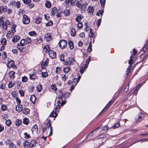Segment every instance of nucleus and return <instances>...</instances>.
Returning a JSON list of instances; mask_svg holds the SVG:
<instances>
[{
	"label": "nucleus",
	"instance_id": "9d476101",
	"mask_svg": "<svg viewBox=\"0 0 148 148\" xmlns=\"http://www.w3.org/2000/svg\"><path fill=\"white\" fill-rule=\"evenodd\" d=\"M48 53L49 57L52 59H54L56 58V53L53 51L51 50Z\"/></svg>",
	"mask_w": 148,
	"mask_h": 148
},
{
	"label": "nucleus",
	"instance_id": "4d7b16f0",
	"mask_svg": "<svg viewBox=\"0 0 148 148\" xmlns=\"http://www.w3.org/2000/svg\"><path fill=\"white\" fill-rule=\"evenodd\" d=\"M103 10H99L97 12L96 15L99 16L100 14L102 16L103 15Z\"/></svg>",
	"mask_w": 148,
	"mask_h": 148
},
{
	"label": "nucleus",
	"instance_id": "e433bc0d",
	"mask_svg": "<svg viewBox=\"0 0 148 148\" xmlns=\"http://www.w3.org/2000/svg\"><path fill=\"white\" fill-rule=\"evenodd\" d=\"M12 122L10 119L6 121L5 123L8 127H10L12 124Z\"/></svg>",
	"mask_w": 148,
	"mask_h": 148
},
{
	"label": "nucleus",
	"instance_id": "0e129e2a",
	"mask_svg": "<svg viewBox=\"0 0 148 148\" xmlns=\"http://www.w3.org/2000/svg\"><path fill=\"white\" fill-rule=\"evenodd\" d=\"M120 125L119 123H118L116 124L113 126V128L115 129L118 128L120 126Z\"/></svg>",
	"mask_w": 148,
	"mask_h": 148
},
{
	"label": "nucleus",
	"instance_id": "7c9ffc66",
	"mask_svg": "<svg viewBox=\"0 0 148 148\" xmlns=\"http://www.w3.org/2000/svg\"><path fill=\"white\" fill-rule=\"evenodd\" d=\"M29 109L27 108H25L23 110V113L24 114H28L29 113Z\"/></svg>",
	"mask_w": 148,
	"mask_h": 148
},
{
	"label": "nucleus",
	"instance_id": "f8f14e48",
	"mask_svg": "<svg viewBox=\"0 0 148 148\" xmlns=\"http://www.w3.org/2000/svg\"><path fill=\"white\" fill-rule=\"evenodd\" d=\"M7 10V7L3 6H0V13H2L3 12H6Z\"/></svg>",
	"mask_w": 148,
	"mask_h": 148
},
{
	"label": "nucleus",
	"instance_id": "39448f33",
	"mask_svg": "<svg viewBox=\"0 0 148 148\" xmlns=\"http://www.w3.org/2000/svg\"><path fill=\"white\" fill-rule=\"evenodd\" d=\"M3 29L5 30L8 29L10 26V23L8 20H6L2 24Z\"/></svg>",
	"mask_w": 148,
	"mask_h": 148
},
{
	"label": "nucleus",
	"instance_id": "c9c22d12",
	"mask_svg": "<svg viewBox=\"0 0 148 148\" xmlns=\"http://www.w3.org/2000/svg\"><path fill=\"white\" fill-rule=\"evenodd\" d=\"M112 100H111L108 103V104L107 105L105 106V108L102 110L101 111V113H102L103 111H104L105 110L108 108L109 107V106H110V104L112 103Z\"/></svg>",
	"mask_w": 148,
	"mask_h": 148
},
{
	"label": "nucleus",
	"instance_id": "4c0bfd02",
	"mask_svg": "<svg viewBox=\"0 0 148 148\" xmlns=\"http://www.w3.org/2000/svg\"><path fill=\"white\" fill-rule=\"evenodd\" d=\"M35 42L36 44L40 43L42 42V38L40 37L35 40Z\"/></svg>",
	"mask_w": 148,
	"mask_h": 148
},
{
	"label": "nucleus",
	"instance_id": "6e6552de",
	"mask_svg": "<svg viewBox=\"0 0 148 148\" xmlns=\"http://www.w3.org/2000/svg\"><path fill=\"white\" fill-rule=\"evenodd\" d=\"M133 58V56H131L130 57V59L129 60V64L130 65V66H129L128 68L127 69V75H128L129 73H130V68L132 66V65L133 64L132 62V60Z\"/></svg>",
	"mask_w": 148,
	"mask_h": 148
},
{
	"label": "nucleus",
	"instance_id": "6ab92c4d",
	"mask_svg": "<svg viewBox=\"0 0 148 148\" xmlns=\"http://www.w3.org/2000/svg\"><path fill=\"white\" fill-rule=\"evenodd\" d=\"M20 36H15L14 37L12 40V41L14 42H16L19 40L20 39Z\"/></svg>",
	"mask_w": 148,
	"mask_h": 148
},
{
	"label": "nucleus",
	"instance_id": "603ef678",
	"mask_svg": "<svg viewBox=\"0 0 148 148\" xmlns=\"http://www.w3.org/2000/svg\"><path fill=\"white\" fill-rule=\"evenodd\" d=\"M148 48V40H147L146 43L145 45L143 48V50L144 51Z\"/></svg>",
	"mask_w": 148,
	"mask_h": 148
},
{
	"label": "nucleus",
	"instance_id": "ea45409f",
	"mask_svg": "<svg viewBox=\"0 0 148 148\" xmlns=\"http://www.w3.org/2000/svg\"><path fill=\"white\" fill-rule=\"evenodd\" d=\"M25 39H22L20 42V43L19 44L21 46H23L25 45Z\"/></svg>",
	"mask_w": 148,
	"mask_h": 148
},
{
	"label": "nucleus",
	"instance_id": "a878e982",
	"mask_svg": "<svg viewBox=\"0 0 148 148\" xmlns=\"http://www.w3.org/2000/svg\"><path fill=\"white\" fill-rule=\"evenodd\" d=\"M66 101H63L62 99H61L59 100L57 102V103H58V105L60 104V105H61V106H62L64 104H65L66 103Z\"/></svg>",
	"mask_w": 148,
	"mask_h": 148
},
{
	"label": "nucleus",
	"instance_id": "a19ab883",
	"mask_svg": "<svg viewBox=\"0 0 148 148\" xmlns=\"http://www.w3.org/2000/svg\"><path fill=\"white\" fill-rule=\"evenodd\" d=\"M89 36L90 38H92L94 36V33L93 32V30L92 29H90V33Z\"/></svg>",
	"mask_w": 148,
	"mask_h": 148
},
{
	"label": "nucleus",
	"instance_id": "09e8293b",
	"mask_svg": "<svg viewBox=\"0 0 148 148\" xmlns=\"http://www.w3.org/2000/svg\"><path fill=\"white\" fill-rule=\"evenodd\" d=\"M41 75L43 78H46L48 76V74L46 72H42Z\"/></svg>",
	"mask_w": 148,
	"mask_h": 148
},
{
	"label": "nucleus",
	"instance_id": "680f3d73",
	"mask_svg": "<svg viewBox=\"0 0 148 148\" xmlns=\"http://www.w3.org/2000/svg\"><path fill=\"white\" fill-rule=\"evenodd\" d=\"M23 1L25 3L29 4L31 2V0H23Z\"/></svg>",
	"mask_w": 148,
	"mask_h": 148
},
{
	"label": "nucleus",
	"instance_id": "864d4df0",
	"mask_svg": "<svg viewBox=\"0 0 148 148\" xmlns=\"http://www.w3.org/2000/svg\"><path fill=\"white\" fill-rule=\"evenodd\" d=\"M24 137L26 139H28L30 138L31 137L29 134H28L27 133L25 132L24 133Z\"/></svg>",
	"mask_w": 148,
	"mask_h": 148
},
{
	"label": "nucleus",
	"instance_id": "20e7f679",
	"mask_svg": "<svg viewBox=\"0 0 148 148\" xmlns=\"http://www.w3.org/2000/svg\"><path fill=\"white\" fill-rule=\"evenodd\" d=\"M5 144L7 146H9V148H15V145L12 143L11 139H9L5 142Z\"/></svg>",
	"mask_w": 148,
	"mask_h": 148
},
{
	"label": "nucleus",
	"instance_id": "c03bdc74",
	"mask_svg": "<svg viewBox=\"0 0 148 148\" xmlns=\"http://www.w3.org/2000/svg\"><path fill=\"white\" fill-rule=\"evenodd\" d=\"M29 78L31 79H35L36 75L34 74H29Z\"/></svg>",
	"mask_w": 148,
	"mask_h": 148
},
{
	"label": "nucleus",
	"instance_id": "2f4dec72",
	"mask_svg": "<svg viewBox=\"0 0 148 148\" xmlns=\"http://www.w3.org/2000/svg\"><path fill=\"white\" fill-rule=\"evenodd\" d=\"M36 144V143L34 140H32L30 143V147H35Z\"/></svg>",
	"mask_w": 148,
	"mask_h": 148
},
{
	"label": "nucleus",
	"instance_id": "b1692460",
	"mask_svg": "<svg viewBox=\"0 0 148 148\" xmlns=\"http://www.w3.org/2000/svg\"><path fill=\"white\" fill-rule=\"evenodd\" d=\"M45 36L47 41H49L51 40V37L49 34L47 33L45 35Z\"/></svg>",
	"mask_w": 148,
	"mask_h": 148
},
{
	"label": "nucleus",
	"instance_id": "37998d69",
	"mask_svg": "<svg viewBox=\"0 0 148 148\" xmlns=\"http://www.w3.org/2000/svg\"><path fill=\"white\" fill-rule=\"evenodd\" d=\"M14 83L12 81H10L8 84V87L9 88H11L14 85Z\"/></svg>",
	"mask_w": 148,
	"mask_h": 148
},
{
	"label": "nucleus",
	"instance_id": "423d86ee",
	"mask_svg": "<svg viewBox=\"0 0 148 148\" xmlns=\"http://www.w3.org/2000/svg\"><path fill=\"white\" fill-rule=\"evenodd\" d=\"M74 62V59L70 58L64 62V64L65 65H71L73 64Z\"/></svg>",
	"mask_w": 148,
	"mask_h": 148
},
{
	"label": "nucleus",
	"instance_id": "8fccbe9b",
	"mask_svg": "<svg viewBox=\"0 0 148 148\" xmlns=\"http://www.w3.org/2000/svg\"><path fill=\"white\" fill-rule=\"evenodd\" d=\"M28 34L31 36H36V34L34 31L29 32Z\"/></svg>",
	"mask_w": 148,
	"mask_h": 148
},
{
	"label": "nucleus",
	"instance_id": "69168bd1",
	"mask_svg": "<svg viewBox=\"0 0 148 148\" xmlns=\"http://www.w3.org/2000/svg\"><path fill=\"white\" fill-rule=\"evenodd\" d=\"M51 88L54 91H56L57 88L56 87V86L55 85H52L51 86Z\"/></svg>",
	"mask_w": 148,
	"mask_h": 148
},
{
	"label": "nucleus",
	"instance_id": "338daca9",
	"mask_svg": "<svg viewBox=\"0 0 148 148\" xmlns=\"http://www.w3.org/2000/svg\"><path fill=\"white\" fill-rule=\"evenodd\" d=\"M4 129V127L3 125L1 124H0V132H3Z\"/></svg>",
	"mask_w": 148,
	"mask_h": 148
},
{
	"label": "nucleus",
	"instance_id": "f257e3e1",
	"mask_svg": "<svg viewBox=\"0 0 148 148\" xmlns=\"http://www.w3.org/2000/svg\"><path fill=\"white\" fill-rule=\"evenodd\" d=\"M51 120H49L47 122L45 123V126L42 129V134L44 136H50L52 133V128L51 126Z\"/></svg>",
	"mask_w": 148,
	"mask_h": 148
},
{
	"label": "nucleus",
	"instance_id": "393cba45",
	"mask_svg": "<svg viewBox=\"0 0 148 148\" xmlns=\"http://www.w3.org/2000/svg\"><path fill=\"white\" fill-rule=\"evenodd\" d=\"M57 112L56 111L54 110L51 113V114L50 115V116H52L53 117L55 118L57 115Z\"/></svg>",
	"mask_w": 148,
	"mask_h": 148
},
{
	"label": "nucleus",
	"instance_id": "5701e85b",
	"mask_svg": "<svg viewBox=\"0 0 148 148\" xmlns=\"http://www.w3.org/2000/svg\"><path fill=\"white\" fill-rule=\"evenodd\" d=\"M37 90L39 92H40L42 90V86L41 84H39L37 85L36 86Z\"/></svg>",
	"mask_w": 148,
	"mask_h": 148
},
{
	"label": "nucleus",
	"instance_id": "1a4fd4ad",
	"mask_svg": "<svg viewBox=\"0 0 148 148\" xmlns=\"http://www.w3.org/2000/svg\"><path fill=\"white\" fill-rule=\"evenodd\" d=\"M32 134H37L38 132V126L36 125H34L32 127Z\"/></svg>",
	"mask_w": 148,
	"mask_h": 148
},
{
	"label": "nucleus",
	"instance_id": "3c124183",
	"mask_svg": "<svg viewBox=\"0 0 148 148\" xmlns=\"http://www.w3.org/2000/svg\"><path fill=\"white\" fill-rule=\"evenodd\" d=\"M28 79V78L26 76H24L22 78V81L23 82H26Z\"/></svg>",
	"mask_w": 148,
	"mask_h": 148
},
{
	"label": "nucleus",
	"instance_id": "4468645a",
	"mask_svg": "<svg viewBox=\"0 0 148 148\" xmlns=\"http://www.w3.org/2000/svg\"><path fill=\"white\" fill-rule=\"evenodd\" d=\"M45 5L46 7L47 8H50L51 6V3L50 1L48 0H46Z\"/></svg>",
	"mask_w": 148,
	"mask_h": 148
},
{
	"label": "nucleus",
	"instance_id": "f3484780",
	"mask_svg": "<svg viewBox=\"0 0 148 148\" xmlns=\"http://www.w3.org/2000/svg\"><path fill=\"white\" fill-rule=\"evenodd\" d=\"M36 98L34 95H31L30 100L33 104L36 103Z\"/></svg>",
	"mask_w": 148,
	"mask_h": 148
},
{
	"label": "nucleus",
	"instance_id": "de8ad7c7",
	"mask_svg": "<svg viewBox=\"0 0 148 148\" xmlns=\"http://www.w3.org/2000/svg\"><path fill=\"white\" fill-rule=\"evenodd\" d=\"M68 78V76H67L66 75H63L62 76V80H63L64 81H65Z\"/></svg>",
	"mask_w": 148,
	"mask_h": 148
},
{
	"label": "nucleus",
	"instance_id": "cd10ccee",
	"mask_svg": "<svg viewBox=\"0 0 148 148\" xmlns=\"http://www.w3.org/2000/svg\"><path fill=\"white\" fill-rule=\"evenodd\" d=\"M29 121L28 118L25 117L23 119V123L24 124L27 125L29 124Z\"/></svg>",
	"mask_w": 148,
	"mask_h": 148
},
{
	"label": "nucleus",
	"instance_id": "bf43d9fd",
	"mask_svg": "<svg viewBox=\"0 0 148 148\" xmlns=\"http://www.w3.org/2000/svg\"><path fill=\"white\" fill-rule=\"evenodd\" d=\"M1 42L2 45H5L6 43V40L5 38H3L2 39Z\"/></svg>",
	"mask_w": 148,
	"mask_h": 148
},
{
	"label": "nucleus",
	"instance_id": "f704fd0d",
	"mask_svg": "<svg viewBox=\"0 0 148 148\" xmlns=\"http://www.w3.org/2000/svg\"><path fill=\"white\" fill-rule=\"evenodd\" d=\"M7 106L5 104H2L1 106V109L3 111H5L7 109Z\"/></svg>",
	"mask_w": 148,
	"mask_h": 148
},
{
	"label": "nucleus",
	"instance_id": "f03ea898",
	"mask_svg": "<svg viewBox=\"0 0 148 148\" xmlns=\"http://www.w3.org/2000/svg\"><path fill=\"white\" fill-rule=\"evenodd\" d=\"M67 44V42L65 40H61L59 43V47L62 49H64L66 47Z\"/></svg>",
	"mask_w": 148,
	"mask_h": 148
},
{
	"label": "nucleus",
	"instance_id": "ddd939ff",
	"mask_svg": "<svg viewBox=\"0 0 148 148\" xmlns=\"http://www.w3.org/2000/svg\"><path fill=\"white\" fill-rule=\"evenodd\" d=\"M87 11H88V12L90 15H92L93 14L94 9L92 6H88Z\"/></svg>",
	"mask_w": 148,
	"mask_h": 148
},
{
	"label": "nucleus",
	"instance_id": "2eb2a0df",
	"mask_svg": "<svg viewBox=\"0 0 148 148\" xmlns=\"http://www.w3.org/2000/svg\"><path fill=\"white\" fill-rule=\"evenodd\" d=\"M51 50L50 48L49 45H47L45 46L43 48V51L45 53H49V51Z\"/></svg>",
	"mask_w": 148,
	"mask_h": 148
},
{
	"label": "nucleus",
	"instance_id": "79ce46f5",
	"mask_svg": "<svg viewBox=\"0 0 148 148\" xmlns=\"http://www.w3.org/2000/svg\"><path fill=\"white\" fill-rule=\"evenodd\" d=\"M21 123L22 122L20 120L17 119L15 123V125L17 126H18L21 124Z\"/></svg>",
	"mask_w": 148,
	"mask_h": 148
},
{
	"label": "nucleus",
	"instance_id": "a211bd4d",
	"mask_svg": "<svg viewBox=\"0 0 148 148\" xmlns=\"http://www.w3.org/2000/svg\"><path fill=\"white\" fill-rule=\"evenodd\" d=\"M15 73L13 71H11L9 73V75L10 78L12 79H14L15 78Z\"/></svg>",
	"mask_w": 148,
	"mask_h": 148
},
{
	"label": "nucleus",
	"instance_id": "052dcab7",
	"mask_svg": "<svg viewBox=\"0 0 148 148\" xmlns=\"http://www.w3.org/2000/svg\"><path fill=\"white\" fill-rule=\"evenodd\" d=\"M60 108V105L59 104L58 105L56 106L54 110L58 112L59 111V109Z\"/></svg>",
	"mask_w": 148,
	"mask_h": 148
},
{
	"label": "nucleus",
	"instance_id": "412c9836",
	"mask_svg": "<svg viewBox=\"0 0 148 148\" xmlns=\"http://www.w3.org/2000/svg\"><path fill=\"white\" fill-rule=\"evenodd\" d=\"M14 65V63L13 60L10 61L8 64L7 66L9 68H11Z\"/></svg>",
	"mask_w": 148,
	"mask_h": 148
},
{
	"label": "nucleus",
	"instance_id": "49530a36",
	"mask_svg": "<svg viewBox=\"0 0 148 148\" xmlns=\"http://www.w3.org/2000/svg\"><path fill=\"white\" fill-rule=\"evenodd\" d=\"M53 24V23L52 21L50 20L49 21L45 23V26L46 27L52 25Z\"/></svg>",
	"mask_w": 148,
	"mask_h": 148
},
{
	"label": "nucleus",
	"instance_id": "9b49d317",
	"mask_svg": "<svg viewBox=\"0 0 148 148\" xmlns=\"http://www.w3.org/2000/svg\"><path fill=\"white\" fill-rule=\"evenodd\" d=\"M16 110L19 112H21L23 110V106L22 105L18 104L16 107Z\"/></svg>",
	"mask_w": 148,
	"mask_h": 148
},
{
	"label": "nucleus",
	"instance_id": "0eeeda50",
	"mask_svg": "<svg viewBox=\"0 0 148 148\" xmlns=\"http://www.w3.org/2000/svg\"><path fill=\"white\" fill-rule=\"evenodd\" d=\"M143 116V114L142 113H140V114L136 116L135 119L136 122L138 123L141 122L142 120V118Z\"/></svg>",
	"mask_w": 148,
	"mask_h": 148
},
{
	"label": "nucleus",
	"instance_id": "c85d7f7f",
	"mask_svg": "<svg viewBox=\"0 0 148 148\" xmlns=\"http://www.w3.org/2000/svg\"><path fill=\"white\" fill-rule=\"evenodd\" d=\"M83 16L81 15H78L76 18V21L78 22H80L82 19Z\"/></svg>",
	"mask_w": 148,
	"mask_h": 148
},
{
	"label": "nucleus",
	"instance_id": "72a5a7b5",
	"mask_svg": "<svg viewBox=\"0 0 148 148\" xmlns=\"http://www.w3.org/2000/svg\"><path fill=\"white\" fill-rule=\"evenodd\" d=\"M42 20V17L37 18H36L35 19L36 23L37 24H40Z\"/></svg>",
	"mask_w": 148,
	"mask_h": 148
},
{
	"label": "nucleus",
	"instance_id": "5fc2aeb1",
	"mask_svg": "<svg viewBox=\"0 0 148 148\" xmlns=\"http://www.w3.org/2000/svg\"><path fill=\"white\" fill-rule=\"evenodd\" d=\"M18 92L19 93L21 97H23L24 95V92L23 90H20L18 91Z\"/></svg>",
	"mask_w": 148,
	"mask_h": 148
},
{
	"label": "nucleus",
	"instance_id": "a18cd8bd",
	"mask_svg": "<svg viewBox=\"0 0 148 148\" xmlns=\"http://www.w3.org/2000/svg\"><path fill=\"white\" fill-rule=\"evenodd\" d=\"M88 51L89 52H90L92 50V44L91 42L89 43L88 47L87 49Z\"/></svg>",
	"mask_w": 148,
	"mask_h": 148
},
{
	"label": "nucleus",
	"instance_id": "dca6fc26",
	"mask_svg": "<svg viewBox=\"0 0 148 148\" xmlns=\"http://www.w3.org/2000/svg\"><path fill=\"white\" fill-rule=\"evenodd\" d=\"M71 70V68L68 66L64 67L63 69L64 72L66 74L68 73Z\"/></svg>",
	"mask_w": 148,
	"mask_h": 148
},
{
	"label": "nucleus",
	"instance_id": "7ed1b4c3",
	"mask_svg": "<svg viewBox=\"0 0 148 148\" xmlns=\"http://www.w3.org/2000/svg\"><path fill=\"white\" fill-rule=\"evenodd\" d=\"M22 22L24 24H27L29 23L30 19L29 17L26 15H23L22 19Z\"/></svg>",
	"mask_w": 148,
	"mask_h": 148
},
{
	"label": "nucleus",
	"instance_id": "e2e57ef3",
	"mask_svg": "<svg viewBox=\"0 0 148 148\" xmlns=\"http://www.w3.org/2000/svg\"><path fill=\"white\" fill-rule=\"evenodd\" d=\"M16 102L18 104H20L21 103V100L18 97H16Z\"/></svg>",
	"mask_w": 148,
	"mask_h": 148
},
{
	"label": "nucleus",
	"instance_id": "13d9d810",
	"mask_svg": "<svg viewBox=\"0 0 148 148\" xmlns=\"http://www.w3.org/2000/svg\"><path fill=\"white\" fill-rule=\"evenodd\" d=\"M25 40V42H26V43H29L31 42V38L27 37L26 38Z\"/></svg>",
	"mask_w": 148,
	"mask_h": 148
},
{
	"label": "nucleus",
	"instance_id": "58836bf2",
	"mask_svg": "<svg viewBox=\"0 0 148 148\" xmlns=\"http://www.w3.org/2000/svg\"><path fill=\"white\" fill-rule=\"evenodd\" d=\"M76 33L75 29L74 28L72 29L71 31V35L72 36H75Z\"/></svg>",
	"mask_w": 148,
	"mask_h": 148
},
{
	"label": "nucleus",
	"instance_id": "6e6d98bb",
	"mask_svg": "<svg viewBox=\"0 0 148 148\" xmlns=\"http://www.w3.org/2000/svg\"><path fill=\"white\" fill-rule=\"evenodd\" d=\"M77 27L78 28V29H82L83 27V24L82 23L79 22V23L78 24Z\"/></svg>",
	"mask_w": 148,
	"mask_h": 148
},
{
	"label": "nucleus",
	"instance_id": "473e14b6",
	"mask_svg": "<svg viewBox=\"0 0 148 148\" xmlns=\"http://www.w3.org/2000/svg\"><path fill=\"white\" fill-rule=\"evenodd\" d=\"M56 13V8L54 7L52 9L51 14V16H54Z\"/></svg>",
	"mask_w": 148,
	"mask_h": 148
},
{
	"label": "nucleus",
	"instance_id": "bb28decb",
	"mask_svg": "<svg viewBox=\"0 0 148 148\" xmlns=\"http://www.w3.org/2000/svg\"><path fill=\"white\" fill-rule=\"evenodd\" d=\"M62 13L66 16H69L70 14V11L68 10H65L62 12Z\"/></svg>",
	"mask_w": 148,
	"mask_h": 148
},
{
	"label": "nucleus",
	"instance_id": "774afa93",
	"mask_svg": "<svg viewBox=\"0 0 148 148\" xmlns=\"http://www.w3.org/2000/svg\"><path fill=\"white\" fill-rule=\"evenodd\" d=\"M41 67L42 69H44L45 68V67L47 66V65L45 63V62H42L41 63Z\"/></svg>",
	"mask_w": 148,
	"mask_h": 148
},
{
	"label": "nucleus",
	"instance_id": "c756f323",
	"mask_svg": "<svg viewBox=\"0 0 148 148\" xmlns=\"http://www.w3.org/2000/svg\"><path fill=\"white\" fill-rule=\"evenodd\" d=\"M63 97L65 99L68 97L70 95V94L67 92H64L62 94Z\"/></svg>",
	"mask_w": 148,
	"mask_h": 148
},
{
	"label": "nucleus",
	"instance_id": "aec40b11",
	"mask_svg": "<svg viewBox=\"0 0 148 148\" xmlns=\"http://www.w3.org/2000/svg\"><path fill=\"white\" fill-rule=\"evenodd\" d=\"M30 143L27 142V140L24 141V142L23 143V146L25 148L30 147Z\"/></svg>",
	"mask_w": 148,
	"mask_h": 148
},
{
	"label": "nucleus",
	"instance_id": "4be33fe9",
	"mask_svg": "<svg viewBox=\"0 0 148 148\" xmlns=\"http://www.w3.org/2000/svg\"><path fill=\"white\" fill-rule=\"evenodd\" d=\"M68 44L71 49H74V45L72 41H69L68 42Z\"/></svg>",
	"mask_w": 148,
	"mask_h": 148
}]
</instances>
